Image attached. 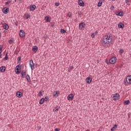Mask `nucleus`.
Returning <instances> with one entry per match:
<instances>
[{
  "instance_id": "473e14b6",
  "label": "nucleus",
  "mask_w": 131,
  "mask_h": 131,
  "mask_svg": "<svg viewBox=\"0 0 131 131\" xmlns=\"http://www.w3.org/2000/svg\"><path fill=\"white\" fill-rule=\"evenodd\" d=\"M125 3L126 4H127V5H128V6H129V3L128 2V0H125Z\"/></svg>"
},
{
  "instance_id": "f704fd0d",
  "label": "nucleus",
  "mask_w": 131,
  "mask_h": 131,
  "mask_svg": "<svg viewBox=\"0 0 131 131\" xmlns=\"http://www.w3.org/2000/svg\"><path fill=\"white\" fill-rule=\"evenodd\" d=\"M81 14H82V12H81V11L78 12V14L79 15V16H80V15H81Z\"/></svg>"
},
{
  "instance_id": "b1692460",
  "label": "nucleus",
  "mask_w": 131,
  "mask_h": 131,
  "mask_svg": "<svg viewBox=\"0 0 131 131\" xmlns=\"http://www.w3.org/2000/svg\"><path fill=\"white\" fill-rule=\"evenodd\" d=\"M26 79L29 82L30 81V76H29V75L26 76Z\"/></svg>"
},
{
  "instance_id": "5701e85b",
  "label": "nucleus",
  "mask_w": 131,
  "mask_h": 131,
  "mask_svg": "<svg viewBox=\"0 0 131 131\" xmlns=\"http://www.w3.org/2000/svg\"><path fill=\"white\" fill-rule=\"evenodd\" d=\"M45 19L47 22H51V19L50 18V17H49V16L45 17Z\"/></svg>"
},
{
  "instance_id": "79ce46f5",
  "label": "nucleus",
  "mask_w": 131,
  "mask_h": 131,
  "mask_svg": "<svg viewBox=\"0 0 131 131\" xmlns=\"http://www.w3.org/2000/svg\"><path fill=\"white\" fill-rule=\"evenodd\" d=\"M115 129V127H113L111 129V131H114Z\"/></svg>"
},
{
  "instance_id": "ea45409f",
  "label": "nucleus",
  "mask_w": 131,
  "mask_h": 131,
  "mask_svg": "<svg viewBox=\"0 0 131 131\" xmlns=\"http://www.w3.org/2000/svg\"><path fill=\"white\" fill-rule=\"evenodd\" d=\"M59 5H60V4H59L58 3H55V6H56V7H58V6Z\"/></svg>"
},
{
  "instance_id": "37998d69",
  "label": "nucleus",
  "mask_w": 131,
  "mask_h": 131,
  "mask_svg": "<svg viewBox=\"0 0 131 131\" xmlns=\"http://www.w3.org/2000/svg\"><path fill=\"white\" fill-rule=\"evenodd\" d=\"M13 43V40L11 39L9 40V43Z\"/></svg>"
},
{
  "instance_id": "a18cd8bd",
  "label": "nucleus",
  "mask_w": 131,
  "mask_h": 131,
  "mask_svg": "<svg viewBox=\"0 0 131 131\" xmlns=\"http://www.w3.org/2000/svg\"><path fill=\"white\" fill-rule=\"evenodd\" d=\"M97 33H98V31H96L95 33H93V34H94V35H96Z\"/></svg>"
},
{
  "instance_id": "bb28decb",
  "label": "nucleus",
  "mask_w": 131,
  "mask_h": 131,
  "mask_svg": "<svg viewBox=\"0 0 131 131\" xmlns=\"http://www.w3.org/2000/svg\"><path fill=\"white\" fill-rule=\"evenodd\" d=\"M42 92H43V91H39V94H38L39 97H41V96H42Z\"/></svg>"
},
{
  "instance_id": "9b49d317",
  "label": "nucleus",
  "mask_w": 131,
  "mask_h": 131,
  "mask_svg": "<svg viewBox=\"0 0 131 131\" xmlns=\"http://www.w3.org/2000/svg\"><path fill=\"white\" fill-rule=\"evenodd\" d=\"M126 82L127 83L131 84V75H128L126 78Z\"/></svg>"
},
{
  "instance_id": "58836bf2",
  "label": "nucleus",
  "mask_w": 131,
  "mask_h": 131,
  "mask_svg": "<svg viewBox=\"0 0 131 131\" xmlns=\"http://www.w3.org/2000/svg\"><path fill=\"white\" fill-rule=\"evenodd\" d=\"M95 34H94V33H93L92 34V35H91V36H92V37H93V38H94V37H95Z\"/></svg>"
},
{
  "instance_id": "c03bdc74",
  "label": "nucleus",
  "mask_w": 131,
  "mask_h": 131,
  "mask_svg": "<svg viewBox=\"0 0 131 131\" xmlns=\"http://www.w3.org/2000/svg\"><path fill=\"white\" fill-rule=\"evenodd\" d=\"M97 33H98V31H96L95 33H93V34H94V35H96Z\"/></svg>"
},
{
  "instance_id": "e433bc0d",
  "label": "nucleus",
  "mask_w": 131,
  "mask_h": 131,
  "mask_svg": "<svg viewBox=\"0 0 131 131\" xmlns=\"http://www.w3.org/2000/svg\"><path fill=\"white\" fill-rule=\"evenodd\" d=\"M45 99V101H46L47 102V101H48V100H49V97H46L45 99Z\"/></svg>"
},
{
  "instance_id": "49530a36",
  "label": "nucleus",
  "mask_w": 131,
  "mask_h": 131,
  "mask_svg": "<svg viewBox=\"0 0 131 131\" xmlns=\"http://www.w3.org/2000/svg\"><path fill=\"white\" fill-rule=\"evenodd\" d=\"M114 127H115V128H116V127H117V125L115 124Z\"/></svg>"
},
{
  "instance_id": "0eeeda50",
  "label": "nucleus",
  "mask_w": 131,
  "mask_h": 131,
  "mask_svg": "<svg viewBox=\"0 0 131 131\" xmlns=\"http://www.w3.org/2000/svg\"><path fill=\"white\" fill-rule=\"evenodd\" d=\"M79 27L80 29L82 30V29H83V28H84L85 27V24L83 23H81L79 24Z\"/></svg>"
},
{
  "instance_id": "f3484780",
  "label": "nucleus",
  "mask_w": 131,
  "mask_h": 131,
  "mask_svg": "<svg viewBox=\"0 0 131 131\" xmlns=\"http://www.w3.org/2000/svg\"><path fill=\"white\" fill-rule=\"evenodd\" d=\"M116 14L117 16H123V12H116Z\"/></svg>"
},
{
  "instance_id": "de8ad7c7",
  "label": "nucleus",
  "mask_w": 131,
  "mask_h": 131,
  "mask_svg": "<svg viewBox=\"0 0 131 131\" xmlns=\"http://www.w3.org/2000/svg\"><path fill=\"white\" fill-rule=\"evenodd\" d=\"M59 129L58 128H55V131H59Z\"/></svg>"
},
{
  "instance_id": "3c124183",
  "label": "nucleus",
  "mask_w": 131,
  "mask_h": 131,
  "mask_svg": "<svg viewBox=\"0 0 131 131\" xmlns=\"http://www.w3.org/2000/svg\"><path fill=\"white\" fill-rule=\"evenodd\" d=\"M16 0H15V2H16Z\"/></svg>"
},
{
  "instance_id": "a211bd4d",
  "label": "nucleus",
  "mask_w": 131,
  "mask_h": 131,
  "mask_svg": "<svg viewBox=\"0 0 131 131\" xmlns=\"http://www.w3.org/2000/svg\"><path fill=\"white\" fill-rule=\"evenodd\" d=\"M6 71V68L5 67H2L0 68L1 72H5Z\"/></svg>"
},
{
  "instance_id": "4be33fe9",
  "label": "nucleus",
  "mask_w": 131,
  "mask_h": 131,
  "mask_svg": "<svg viewBox=\"0 0 131 131\" xmlns=\"http://www.w3.org/2000/svg\"><path fill=\"white\" fill-rule=\"evenodd\" d=\"M102 4H103V1H102V0H100L98 3L97 6L101 7L102 6Z\"/></svg>"
},
{
  "instance_id": "2eb2a0df",
  "label": "nucleus",
  "mask_w": 131,
  "mask_h": 131,
  "mask_svg": "<svg viewBox=\"0 0 131 131\" xmlns=\"http://www.w3.org/2000/svg\"><path fill=\"white\" fill-rule=\"evenodd\" d=\"M85 81H86V82L87 83L90 84V83H91V82H92V78H90V77H88V78L86 79Z\"/></svg>"
},
{
  "instance_id": "72a5a7b5",
  "label": "nucleus",
  "mask_w": 131,
  "mask_h": 131,
  "mask_svg": "<svg viewBox=\"0 0 131 131\" xmlns=\"http://www.w3.org/2000/svg\"><path fill=\"white\" fill-rule=\"evenodd\" d=\"M26 19H29V18H30V15L27 14L26 15Z\"/></svg>"
},
{
  "instance_id": "ddd939ff",
  "label": "nucleus",
  "mask_w": 131,
  "mask_h": 131,
  "mask_svg": "<svg viewBox=\"0 0 131 131\" xmlns=\"http://www.w3.org/2000/svg\"><path fill=\"white\" fill-rule=\"evenodd\" d=\"M23 95V94H22V93H21L20 92H17L16 93V96L18 98H21V97H22Z\"/></svg>"
},
{
  "instance_id": "aec40b11",
  "label": "nucleus",
  "mask_w": 131,
  "mask_h": 131,
  "mask_svg": "<svg viewBox=\"0 0 131 131\" xmlns=\"http://www.w3.org/2000/svg\"><path fill=\"white\" fill-rule=\"evenodd\" d=\"M118 26L119 27V28H123V27H124V25L123 24H122V23H120L118 25Z\"/></svg>"
},
{
  "instance_id": "dca6fc26",
  "label": "nucleus",
  "mask_w": 131,
  "mask_h": 131,
  "mask_svg": "<svg viewBox=\"0 0 131 131\" xmlns=\"http://www.w3.org/2000/svg\"><path fill=\"white\" fill-rule=\"evenodd\" d=\"M3 28L4 29H5L6 30H8V29H9V25H8L6 24H4L3 25Z\"/></svg>"
},
{
  "instance_id": "603ef678",
  "label": "nucleus",
  "mask_w": 131,
  "mask_h": 131,
  "mask_svg": "<svg viewBox=\"0 0 131 131\" xmlns=\"http://www.w3.org/2000/svg\"><path fill=\"white\" fill-rule=\"evenodd\" d=\"M112 1H115V0H112Z\"/></svg>"
},
{
  "instance_id": "7c9ffc66",
  "label": "nucleus",
  "mask_w": 131,
  "mask_h": 131,
  "mask_svg": "<svg viewBox=\"0 0 131 131\" xmlns=\"http://www.w3.org/2000/svg\"><path fill=\"white\" fill-rule=\"evenodd\" d=\"M4 59L5 60H8V53L6 54V56Z\"/></svg>"
},
{
  "instance_id": "a878e982",
  "label": "nucleus",
  "mask_w": 131,
  "mask_h": 131,
  "mask_svg": "<svg viewBox=\"0 0 131 131\" xmlns=\"http://www.w3.org/2000/svg\"><path fill=\"white\" fill-rule=\"evenodd\" d=\"M129 103H130L129 100H126L124 102V105H128V104H129Z\"/></svg>"
},
{
  "instance_id": "393cba45",
  "label": "nucleus",
  "mask_w": 131,
  "mask_h": 131,
  "mask_svg": "<svg viewBox=\"0 0 131 131\" xmlns=\"http://www.w3.org/2000/svg\"><path fill=\"white\" fill-rule=\"evenodd\" d=\"M43 102H45V98H42L40 99L39 103L42 104H43Z\"/></svg>"
},
{
  "instance_id": "6ab92c4d",
  "label": "nucleus",
  "mask_w": 131,
  "mask_h": 131,
  "mask_svg": "<svg viewBox=\"0 0 131 131\" xmlns=\"http://www.w3.org/2000/svg\"><path fill=\"white\" fill-rule=\"evenodd\" d=\"M38 48L36 46H33L32 48V50L33 52H37Z\"/></svg>"
},
{
  "instance_id": "7ed1b4c3",
  "label": "nucleus",
  "mask_w": 131,
  "mask_h": 131,
  "mask_svg": "<svg viewBox=\"0 0 131 131\" xmlns=\"http://www.w3.org/2000/svg\"><path fill=\"white\" fill-rule=\"evenodd\" d=\"M116 60L117 58L115 57H112L110 60V63L111 64H115L116 63Z\"/></svg>"
},
{
  "instance_id": "4c0bfd02",
  "label": "nucleus",
  "mask_w": 131,
  "mask_h": 131,
  "mask_svg": "<svg viewBox=\"0 0 131 131\" xmlns=\"http://www.w3.org/2000/svg\"><path fill=\"white\" fill-rule=\"evenodd\" d=\"M68 15L69 17H70V18H71V16H72V15L71 14V13L70 12H69Z\"/></svg>"
},
{
  "instance_id": "c85d7f7f",
  "label": "nucleus",
  "mask_w": 131,
  "mask_h": 131,
  "mask_svg": "<svg viewBox=\"0 0 131 131\" xmlns=\"http://www.w3.org/2000/svg\"><path fill=\"white\" fill-rule=\"evenodd\" d=\"M21 74L22 75L21 77L23 78V77H24L23 76H25V75H26V73L25 72H21Z\"/></svg>"
},
{
  "instance_id": "1a4fd4ad",
  "label": "nucleus",
  "mask_w": 131,
  "mask_h": 131,
  "mask_svg": "<svg viewBox=\"0 0 131 131\" xmlns=\"http://www.w3.org/2000/svg\"><path fill=\"white\" fill-rule=\"evenodd\" d=\"M73 98H74V96H73V94H70L68 96V100L69 101H72L73 100Z\"/></svg>"
},
{
  "instance_id": "f03ea898",
  "label": "nucleus",
  "mask_w": 131,
  "mask_h": 131,
  "mask_svg": "<svg viewBox=\"0 0 131 131\" xmlns=\"http://www.w3.org/2000/svg\"><path fill=\"white\" fill-rule=\"evenodd\" d=\"M119 98H120L119 94L116 93L113 95V100H114V101H116L117 100H118Z\"/></svg>"
},
{
  "instance_id": "864d4df0",
  "label": "nucleus",
  "mask_w": 131,
  "mask_h": 131,
  "mask_svg": "<svg viewBox=\"0 0 131 131\" xmlns=\"http://www.w3.org/2000/svg\"><path fill=\"white\" fill-rule=\"evenodd\" d=\"M130 41H131V39H130Z\"/></svg>"
},
{
  "instance_id": "8fccbe9b",
  "label": "nucleus",
  "mask_w": 131,
  "mask_h": 131,
  "mask_svg": "<svg viewBox=\"0 0 131 131\" xmlns=\"http://www.w3.org/2000/svg\"><path fill=\"white\" fill-rule=\"evenodd\" d=\"M0 57L2 58V55H0Z\"/></svg>"
},
{
  "instance_id": "423d86ee",
  "label": "nucleus",
  "mask_w": 131,
  "mask_h": 131,
  "mask_svg": "<svg viewBox=\"0 0 131 131\" xmlns=\"http://www.w3.org/2000/svg\"><path fill=\"white\" fill-rule=\"evenodd\" d=\"M19 36L20 37H24L25 36V32L24 31L20 30L19 32Z\"/></svg>"
},
{
  "instance_id": "6e6552de",
  "label": "nucleus",
  "mask_w": 131,
  "mask_h": 131,
  "mask_svg": "<svg viewBox=\"0 0 131 131\" xmlns=\"http://www.w3.org/2000/svg\"><path fill=\"white\" fill-rule=\"evenodd\" d=\"M2 11L4 14H8V13H9V8L7 7L4 8Z\"/></svg>"
},
{
  "instance_id": "cd10ccee",
  "label": "nucleus",
  "mask_w": 131,
  "mask_h": 131,
  "mask_svg": "<svg viewBox=\"0 0 131 131\" xmlns=\"http://www.w3.org/2000/svg\"><path fill=\"white\" fill-rule=\"evenodd\" d=\"M60 32H61V33L64 34L66 32V31L64 29H61L60 30Z\"/></svg>"
},
{
  "instance_id": "c9c22d12",
  "label": "nucleus",
  "mask_w": 131,
  "mask_h": 131,
  "mask_svg": "<svg viewBox=\"0 0 131 131\" xmlns=\"http://www.w3.org/2000/svg\"><path fill=\"white\" fill-rule=\"evenodd\" d=\"M73 69V67L70 66L69 68V70H72Z\"/></svg>"
},
{
  "instance_id": "09e8293b",
  "label": "nucleus",
  "mask_w": 131,
  "mask_h": 131,
  "mask_svg": "<svg viewBox=\"0 0 131 131\" xmlns=\"http://www.w3.org/2000/svg\"><path fill=\"white\" fill-rule=\"evenodd\" d=\"M15 53L17 55V54H18V53H17V52H15Z\"/></svg>"
},
{
  "instance_id": "20e7f679",
  "label": "nucleus",
  "mask_w": 131,
  "mask_h": 131,
  "mask_svg": "<svg viewBox=\"0 0 131 131\" xmlns=\"http://www.w3.org/2000/svg\"><path fill=\"white\" fill-rule=\"evenodd\" d=\"M29 66L31 67V70H34V63H33V60H30L29 62Z\"/></svg>"
},
{
  "instance_id": "39448f33",
  "label": "nucleus",
  "mask_w": 131,
  "mask_h": 131,
  "mask_svg": "<svg viewBox=\"0 0 131 131\" xmlns=\"http://www.w3.org/2000/svg\"><path fill=\"white\" fill-rule=\"evenodd\" d=\"M78 3L80 7H84V3H83V1H82V0H78Z\"/></svg>"
},
{
  "instance_id": "412c9836",
  "label": "nucleus",
  "mask_w": 131,
  "mask_h": 131,
  "mask_svg": "<svg viewBox=\"0 0 131 131\" xmlns=\"http://www.w3.org/2000/svg\"><path fill=\"white\" fill-rule=\"evenodd\" d=\"M60 109V106H56L54 110V112H58L59 111V110Z\"/></svg>"
},
{
  "instance_id": "c756f323",
  "label": "nucleus",
  "mask_w": 131,
  "mask_h": 131,
  "mask_svg": "<svg viewBox=\"0 0 131 131\" xmlns=\"http://www.w3.org/2000/svg\"><path fill=\"white\" fill-rule=\"evenodd\" d=\"M12 2V1H8L5 3V5L6 6H8V5H9V4H11V3Z\"/></svg>"
},
{
  "instance_id": "9d476101",
  "label": "nucleus",
  "mask_w": 131,
  "mask_h": 131,
  "mask_svg": "<svg viewBox=\"0 0 131 131\" xmlns=\"http://www.w3.org/2000/svg\"><path fill=\"white\" fill-rule=\"evenodd\" d=\"M21 66L20 65L17 66L15 68L16 71L15 72L17 74H20V72L19 71V68H20Z\"/></svg>"
},
{
  "instance_id": "4468645a",
  "label": "nucleus",
  "mask_w": 131,
  "mask_h": 131,
  "mask_svg": "<svg viewBox=\"0 0 131 131\" xmlns=\"http://www.w3.org/2000/svg\"><path fill=\"white\" fill-rule=\"evenodd\" d=\"M60 93L59 91H55L53 92V97H58Z\"/></svg>"
},
{
  "instance_id": "f257e3e1",
  "label": "nucleus",
  "mask_w": 131,
  "mask_h": 131,
  "mask_svg": "<svg viewBox=\"0 0 131 131\" xmlns=\"http://www.w3.org/2000/svg\"><path fill=\"white\" fill-rule=\"evenodd\" d=\"M112 41V37L110 35H106L103 38L102 46L105 48L108 47V45Z\"/></svg>"
},
{
  "instance_id": "f8f14e48",
  "label": "nucleus",
  "mask_w": 131,
  "mask_h": 131,
  "mask_svg": "<svg viewBox=\"0 0 131 131\" xmlns=\"http://www.w3.org/2000/svg\"><path fill=\"white\" fill-rule=\"evenodd\" d=\"M35 9H36V6L34 5H31L30 6V11H34V10H35Z\"/></svg>"
},
{
  "instance_id": "a19ab883",
  "label": "nucleus",
  "mask_w": 131,
  "mask_h": 131,
  "mask_svg": "<svg viewBox=\"0 0 131 131\" xmlns=\"http://www.w3.org/2000/svg\"><path fill=\"white\" fill-rule=\"evenodd\" d=\"M120 54H122V53H123V50L122 49L120 50Z\"/></svg>"
},
{
  "instance_id": "2f4dec72",
  "label": "nucleus",
  "mask_w": 131,
  "mask_h": 131,
  "mask_svg": "<svg viewBox=\"0 0 131 131\" xmlns=\"http://www.w3.org/2000/svg\"><path fill=\"white\" fill-rule=\"evenodd\" d=\"M2 50H3V46L0 45V54H2Z\"/></svg>"
}]
</instances>
